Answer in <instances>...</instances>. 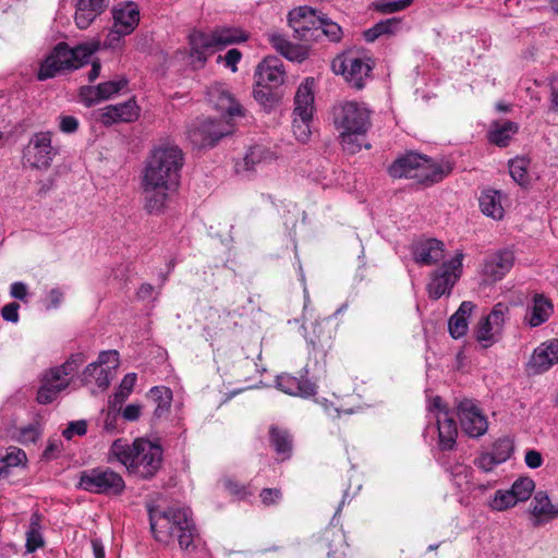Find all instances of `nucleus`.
Here are the masks:
<instances>
[{
  "label": "nucleus",
  "mask_w": 558,
  "mask_h": 558,
  "mask_svg": "<svg viewBox=\"0 0 558 558\" xmlns=\"http://www.w3.org/2000/svg\"><path fill=\"white\" fill-rule=\"evenodd\" d=\"M184 165L182 149L171 143H161L150 150L143 172L145 208L150 214L161 213L174 193Z\"/></svg>",
  "instance_id": "1"
},
{
  "label": "nucleus",
  "mask_w": 558,
  "mask_h": 558,
  "mask_svg": "<svg viewBox=\"0 0 558 558\" xmlns=\"http://www.w3.org/2000/svg\"><path fill=\"white\" fill-rule=\"evenodd\" d=\"M116 459L128 472L142 480L153 478L162 462L160 445L144 438H136L132 444L123 438L116 439L109 450V461Z\"/></svg>",
  "instance_id": "2"
},
{
  "label": "nucleus",
  "mask_w": 558,
  "mask_h": 558,
  "mask_svg": "<svg viewBox=\"0 0 558 558\" xmlns=\"http://www.w3.org/2000/svg\"><path fill=\"white\" fill-rule=\"evenodd\" d=\"M333 123L339 132L342 149L350 155L359 153L362 147L371 148L365 143V135L371 128V110L365 104L345 101L333 108Z\"/></svg>",
  "instance_id": "3"
},
{
  "label": "nucleus",
  "mask_w": 558,
  "mask_h": 558,
  "mask_svg": "<svg viewBox=\"0 0 558 558\" xmlns=\"http://www.w3.org/2000/svg\"><path fill=\"white\" fill-rule=\"evenodd\" d=\"M149 523L154 537L159 543L168 544L177 536L182 549L193 545L195 525L187 508H169L165 511L149 509Z\"/></svg>",
  "instance_id": "4"
},
{
  "label": "nucleus",
  "mask_w": 558,
  "mask_h": 558,
  "mask_svg": "<svg viewBox=\"0 0 558 558\" xmlns=\"http://www.w3.org/2000/svg\"><path fill=\"white\" fill-rule=\"evenodd\" d=\"M449 172L425 155L410 151L396 159L388 168L395 179H413L418 183L430 185L441 181Z\"/></svg>",
  "instance_id": "5"
},
{
  "label": "nucleus",
  "mask_w": 558,
  "mask_h": 558,
  "mask_svg": "<svg viewBox=\"0 0 558 558\" xmlns=\"http://www.w3.org/2000/svg\"><path fill=\"white\" fill-rule=\"evenodd\" d=\"M95 50L89 45L70 48L68 44L59 43L41 62L37 77L39 81H46L61 71L76 70L89 61Z\"/></svg>",
  "instance_id": "6"
},
{
  "label": "nucleus",
  "mask_w": 558,
  "mask_h": 558,
  "mask_svg": "<svg viewBox=\"0 0 558 558\" xmlns=\"http://www.w3.org/2000/svg\"><path fill=\"white\" fill-rule=\"evenodd\" d=\"M246 40L247 34L239 27H216L209 33L195 31L190 35L191 56L205 63L210 52Z\"/></svg>",
  "instance_id": "7"
},
{
  "label": "nucleus",
  "mask_w": 558,
  "mask_h": 558,
  "mask_svg": "<svg viewBox=\"0 0 558 558\" xmlns=\"http://www.w3.org/2000/svg\"><path fill=\"white\" fill-rule=\"evenodd\" d=\"M314 87L315 81L307 77L300 84L294 96V110L292 130L299 142L305 143L310 140L311 122L314 110Z\"/></svg>",
  "instance_id": "8"
},
{
  "label": "nucleus",
  "mask_w": 558,
  "mask_h": 558,
  "mask_svg": "<svg viewBox=\"0 0 558 558\" xmlns=\"http://www.w3.org/2000/svg\"><path fill=\"white\" fill-rule=\"evenodd\" d=\"M77 487L92 494L119 496L125 489V482L110 468H94L80 473Z\"/></svg>",
  "instance_id": "9"
},
{
  "label": "nucleus",
  "mask_w": 558,
  "mask_h": 558,
  "mask_svg": "<svg viewBox=\"0 0 558 558\" xmlns=\"http://www.w3.org/2000/svg\"><path fill=\"white\" fill-rule=\"evenodd\" d=\"M463 253L457 252L448 262L430 274V280L427 284L428 296L438 300L444 295H450L454 284L462 274Z\"/></svg>",
  "instance_id": "10"
},
{
  "label": "nucleus",
  "mask_w": 558,
  "mask_h": 558,
  "mask_svg": "<svg viewBox=\"0 0 558 558\" xmlns=\"http://www.w3.org/2000/svg\"><path fill=\"white\" fill-rule=\"evenodd\" d=\"M509 307L497 303L485 317H482L473 330L474 338L483 349L490 348L500 339Z\"/></svg>",
  "instance_id": "11"
},
{
  "label": "nucleus",
  "mask_w": 558,
  "mask_h": 558,
  "mask_svg": "<svg viewBox=\"0 0 558 558\" xmlns=\"http://www.w3.org/2000/svg\"><path fill=\"white\" fill-rule=\"evenodd\" d=\"M332 71L341 74L354 88L361 89L365 80L369 77L372 65L368 60L362 59L353 53L338 56L331 63Z\"/></svg>",
  "instance_id": "12"
},
{
  "label": "nucleus",
  "mask_w": 558,
  "mask_h": 558,
  "mask_svg": "<svg viewBox=\"0 0 558 558\" xmlns=\"http://www.w3.org/2000/svg\"><path fill=\"white\" fill-rule=\"evenodd\" d=\"M57 155L51 145L49 132H39L32 136L23 151V161L35 169H48Z\"/></svg>",
  "instance_id": "13"
},
{
  "label": "nucleus",
  "mask_w": 558,
  "mask_h": 558,
  "mask_svg": "<svg viewBox=\"0 0 558 558\" xmlns=\"http://www.w3.org/2000/svg\"><path fill=\"white\" fill-rule=\"evenodd\" d=\"M233 133V124L230 120H206L189 131V138L196 147L214 146L225 136Z\"/></svg>",
  "instance_id": "14"
},
{
  "label": "nucleus",
  "mask_w": 558,
  "mask_h": 558,
  "mask_svg": "<svg viewBox=\"0 0 558 558\" xmlns=\"http://www.w3.org/2000/svg\"><path fill=\"white\" fill-rule=\"evenodd\" d=\"M317 12L311 7H299L290 11L288 21L294 37L301 41L311 43L320 37Z\"/></svg>",
  "instance_id": "15"
},
{
  "label": "nucleus",
  "mask_w": 558,
  "mask_h": 558,
  "mask_svg": "<svg viewBox=\"0 0 558 558\" xmlns=\"http://www.w3.org/2000/svg\"><path fill=\"white\" fill-rule=\"evenodd\" d=\"M457 412L461 428L468 436L477 438L487 432V418L472 400L464 399L460 401L457 405Z\"/></svg>",
  "instance_id": "16"
},
{
  "label": "nucleus",
  "mask_w": 558,
  "mask_h": 558,
  "mask_svg": "<svg viewBox=\"0 0 558 558\" xmlns=\"http://www.w3.org/2000/svg\"><path fill=\"white\" fill-rule=\"evenodd\" d=\"M558 363V339H550L534 349L527 364L530 375H538Z\"/></svg>",
  "instance_id": "17"
},
{
  "label": "nucleus",
  "mask_w": 558,
  "mask_h": 558,
  "mask_svg": "<svg viewBox=\"0 0 558 558\" xmlns=\"http://www.w3.org/2000/svg\"><path fill=\"white\" fill-rule=\"evenodd\" d=\"M208 101L216 110L221 112L222 118L230 120L243 116L242 106L233 98L231 93L222 84H215L208 88Z\"/></svg>",
  "instance_id": "18"
},
{
  "label": "nucleus",
  "mask_w": 558,
  "mask_h": 558,
  "mask_svg": "<svg viewBox=\"0 0 558 558\" xmlns=\"http://www.w3.org/2000/svg\"><path fill=\"white\" fill-rule=\"evenodd\" d=\"M129 81L125 77H121L100 83L97 86H82L80 97L86 107H92L119 94L126 87Z\"/></svg>",
  "instance_id": "19"
},
{
  "label": "nucleus",
  "mask_w": 558,
  "mask_h": 558,
  "mask_svg": "<svg viewBox=\"0 0 558 558\" xmlns=\"http://www.w3.org/2000/svg\"><path fill=\"white\" fill-rule=\"evenodd\" d=\"M276 153L264 145L251 146L244 157L235 162V171L240 174H250L258 168L272 162Z\"/></svg>",
  "instance_id": "20"
},
{
  "label": "nucleus",
  "mask_w": 558,
  "mask_h": 558,
  "mask_svg": "<svg viewBox=\"0 0 558 558\" xmlns=\"http://www.w3.org/2000/svg\"><path fill=\"white\" fill-rule=\"evenodd\" d=\"M284 75L282 62L276 57H266L256 68L255 82L277 88L284 82Z\"/></svg>",
  "instance_id": "21"
},
{
  "label": "nucleus",
  "mask_w": 558,
  "mask_h": 558,
  "mask_svg": "<svg viewBox=\"0 0 558 558\" xmlns=\"http://www.w3.org/2000/svg\"><path fill=\"white\" fill-rule=\"evenodd\" d=\"M140 116V107L136 101L130 99L128 101L110 105L102 109L99 121L104 125H111L118 122H133Z\"/></svg>",
  "instance_id": "22"
},
{
  "label": "nucleus",
  "mask_w": 558,
  "mask_h": 558,
  "mask_svg": "<svg viewBox=\"0 0 558 558\" xmlns=\"http://www.w3.org/2000/svg\"><path fill=\"white\" fill-rule=\"evenodd\" d=\"M513 264V252L511 250H500L485 259L483 274L492 281H498L510 271Z\"/></svg>",
  "instance_id": "23"
},
{
  "label": "nucleus",
  "mask_w": 558,
  "mask_h": 558,
  "mask_svg": "<svg viewBox=\"0 0 558 558\" xmlns=\"http://www.w3.org/2000/svg\"><path fill=\"white\" fill-rule=\"evenodd\" d=\"M113 26L122 33L132 34L140 23V9L135 2L125 1L112 9Z\"/></svg>",
  "instance_id": "24"
},
{
  "label": "nucleus",
  "mask_w": 558,
  "mask_h": 558,
  "mask_svg": "<svg viewBox=\"0 0 558 558\" xmlns=\"http://www.w3.org/2000/svg\"><path fill=\"white\" fill-rule=\"evenodd\" d=\"M277 387L284 393L308 398L316 395V385L305 376L296 377L290 374L279 375L276 379Z\"/></svg>",
  "instance_id": "25"
},
{
  "label": "nucleus",
  "mask_w": 558,
  "mask_h": 558,
  "mask_svg": "<svg viewBox=\"0 0 558 558\" xmlns=\"http://www.w3.org/2000/svg\"><path fill=\"white\" fill-rule=\"evenodd\" d=\"M444 243L437 239L418 241L413 246V258L420 265H435L444 258Z\"/></svg>",
  "instance_id": "26"
},
{
  "label": "nucleus",
  "mask_w": 558,
  "mask_h": 558,
  "mask_svg": "<svg viewBox=\"0 0 558 558\" xmlns=\"http://www.w3.org/2000/svg\"><path fill=\"white\" fill-rule=\"evenodd\" d=\"M530 511L535 518L534 525L537 526L558 518V502H551L546 492L538 490L533 497Z\"/></svg>",
  "instance_id": "27"
},
{
  "label": "nucleus",
  "mask_w": 558,
  "mask_h": 558,
  "mask_svg": "<svg viewBox=\"0 0 558 558\" xmlns=\"http://www.w3.org/2000/svg\"><path fill=\"white\" fill-rule=\"evenodd\" d=\"M438 429V446L442 451L452 450L456 446L458 427L450 411H442L436 414Z\"/></svg>",
  "instance_id": "28"
},
{
  "label": "nucleus",
  "mask_w": 558,
  "mask_h": 558,
  "mask_svg": "<svg viewBox=\"0 0 558 558\" xmlns=\"http://www.w3.org/2000/svg\"><path fill=\"white\" fill-rule=\"evenodd\" d=\"M267 38L271 46L290 61L302 62L308 56L306 46L291 44L283 35L277 32L267 34Z\"/></svg>",
  "instance_id": "29"
},
{
  "label": "nucleus",
  "mask_w": 558,
  "mask_h": 558,
  "mask_svg": "<svg viewBox=\"0 0 558 558\" xmlns=\"http://www.w3.org/2000/svg\"><path fill=\"white\" fill-rule=\"evenodd\" d=\"M106 0H78L75 11V24L80 29H86L106 9Z\"/></svg>",
  "instance_id": "30"
},
{
  "label": "nucleus",
  "mask_w": 558,
  "mask_h": 558,
  "mask_svg": "<svg viewBox=\"0 0 558 558\" xmlns=\"http://www.w3.org/2000/svg\"><path fill=\"white\" fill-rule=\"evenodd\" d=\"M69 385L70 379H56L54 374L49 369L41 379V386L38 389L36 398L37 402L40 404L51 403Z\"/></svg>",
  "instance_id": "31"
},
{
  "label": "nucleus",
  "mask_w": 558,
  "mask_h": 558,
  "mask_svg": "<svg viewBox=\"0 0 558 558\" xmlns=\"http://www.w3.org/2000/svg\"><path fill=\"white\" fill-rule=\"evenodd\" d=\"M475 305L471 301H463L458 311L450 317L448 323L449 332L454 339H459L466 335L471 316Z\"/></svg>",
  "instance_id": "32"
},
{
  "label": "nucleus",
  "mask_w": 558,
  "mask_h": 558,
  "mask_svg": "<svg viewBox=\"0 0 558 558\" xmlns=\"http://www.w3.org/2000/svg\"><path fill=\"white\" fill-rule=\"evenodd\" d=\"M554 312L553 304L544 294H535L530 307L527 323L531 327H538L548 320Z\"/></svg>",
  "instance_id": "33"
},
{
  "label": "nucleus",
  "mask_w": 558,
  "mask_h": 558,
  "mask_svg": "<svg viewBox=\"0 0 558 558\" xmlns=\"http://www.w3.org/2000/svg\"><path fill=\"white\" fill-rule=\"evenodd\" d=\"M478 203L485 216L495 220H500L504 217L505 210L501 205V193L499 191L490 189L483 191Z\"/></svg>",
  "instance_id": "34"
},
{
  "label": "nucleus",
  "mask_w": 558,
  "mask_h": 558,
  "mask_svg": "<svg viewBox=\"0 0 558 558\" xmlns=\"http://www.w3.org/2000/svg\"><path fill=\"white\" fill-rule=\"evenodd\" d=\"M270 445L282 460H287L292 453V437L287 429L271 425L269 428Z\"/></svg>",
  "instance_id": "35"
},
{
  "label": "nucleus",
  "mask_w": 558,
  "mask_h": 558,
  "mask_svg": "<svg viewBox=\"0 0 558 558\" xmlns=\"http://www.w3.org/2000/svg\"><path fill=\"white\" fill-rule=\"evenodd\" d=\"M149 397L156 403L154 418L161 420L166 417L169 414L172 402L171 389L163 386L153 387L149 391Z\"/></svg>",
  "instance_id": "36"
},
{
  "label": "nucleus",
  "mask_w": 558,
  "mask_h": 558,
  "mask_svg": "<svg viewBox=\"0 0 558 558\" xmlns=\"http://www.w3.org/2000/svg\"><path fill=\"white\" fill-rule=\"evenodd\" d=\"M519 125L514 122L507 121L504 123H494L492 130L488 133V140L490 143L506 147L511 137L518 132Z\"/></svg>",
  "instance_id": "37"
},
{
  "label": "nucleus",
  "mask_w": 558,
  "mask_h": 558,
  "mask_svg": "<svg viewBox=\"0 0 558 558\" xmlns=\"http://www.w3.org/2000/svg\"><path fill=\"white\" fill-rule=\"evenodd\" d=\"M86 362L84 353L72 354L62 365L50 368L56 379H69V376L75 373L81 365Z\"/></svg>",
  "instance_id": "38"
},
{
  "label": "nucleus",
  "mask_w": 558,
  "mask_h": 558,
  "mask_svg": "<svg viewBox=\"0 0 558 558\" xmlns=\"http://www.w3.org/2000/svg\"><path fill=\"white\" fill-rule=\"evenodd\" d=\"M136 383V374L128 373L121 380L118 391L114 393L110 403L116 407H121L122 403L128 399L130 393L133 391Z\"/></svg>",
  "instance_id": "39"
},
{
  "label": "nucleus",
  "mask_w": 558,
  "mask_h": 558,
  "mask_svg": "<svg viewBox=\"0 0 558 558\" xmlns=\"http://www.w3.org/2000/svg\"><path fill=\"white\" fill-rule=\"evenodd\" d=\"M527 166L529 160L523 157H517L509 161V173L511 178L521 186L529 182Z\"/></svg>",
  "instance_id": "40"
},
{
  "label": "nucleus",
  "mask_w": 558,
  "mask_h": 558,
  "mask_svg": "<svg viewBox=\"0 0 558 558\" xmlns=\"http://www.w3.org/2000/svg\"><path fill=\"white\" fill-rule=\"evenodd\" d=\"M318 27L320 36L325 35L331 41H340L342 38V28L336 23L328 19L325 14L318 16Z\"/></svg>",
  "instance_id": "41"
},
{
  "label": "nucleus",
  "mask_w": 558,
  "mask_h": 558,
  "mask_svg": "<svg viewBox=\"0 0 558 558\" xmlns=\"http://www.w3.org/2000/svg\"><path fill=\"white\" fill-rule=\"evenodd\" d=\"M519 501L515 499L511 489L497 490L494 498L490 500L489 506L493 510L504 511L514 507Z\"/></svg>",
  "instance_id": "42"
},
{
  "label": "nucleus",
  "mask_w": 558,
  "mask_h": 558,
  "mask_svg": "<svg viewBox=\"0 0 558 558\" xmlns=\"http://www.w3.org/2000/svg\"><path fill=\"white\" fill-rule=\"evenodd\" d=\"M535 484L530 477H520L518 478L511 486V492L514 495L515 499L521 502L527 500L533 490Z\"/></svg>",
  "instance_id": "43"
},
{
  "label": "nucleus",
  "mask_w": 558,
  "mask_h": 558,
  "mask_svg": "<svg viewBox=\"0 0 558 558\" xmlns=\"http://www.w3.org/2000/svg\"><path fill=\"white\" fill-rule=\"evenodd\" d=\"M514 445L509 438H500L495 441L492 453L500 464L510 459L513 453Z\"/></svg>",
  "instance_id": "44"
},
{
  "label": "nucleus",
  "mask_w": 558,
  "mask_h": 558,
  "mask_svg": "<svg viewBox=\"0 0 558 558\" xmlns=\"http://www.w3.org/2000/svg\"><path fill=\"white\" fill-rule=\"evenodd\" d=\"M44 546V538L39 530V525L37 522H32L29 525V530L26 533V551L34 553L38 548Z\"/></svg>",
  "instance_id": "45"
},
{
  "label": "nucleus",
  "mask_w": 558,
  "mask_h": 558,
  "mask_svg": "<svg viewBox=\"0 0 558 558\" xmlns=\"http://www.w3.org/2000/svg\"><path fill=\"white\" fill-rule=\"evenodd\" d=\"M412 2L413 0H379L374 7L381 13H395L407 9Z\"/></svg>",
  "instance_id": "46"
},
{
  "label": "nucleus",
  "mask_w": 558,
  "mask_h": 558,
  "mask_svg": "<svg viewBox=\"0 0 558 558\" xmlns=\"http://www.w3.org/2000/svg\"><path fill=\"white\" fill-rule=\"evenodd\" d=\"M41 434L39 423L35 422L24 426L19 432V441L21 444H33L35 442Z\"/></svg>",
  "instance_id": "47"
},
{
  "label": "nucleus",
  "mask_w": 558,
  "mask_h": 558,
  "mask_svg": "<svg viewBox=\"0 0 558 558\" xmlns=\"http://www.w3.org/2000/svg\"><path fill=\"white\" fill-rule=\"evenodd\" d=\"M275 88L268 85H257L255 82V88L253 90V96L256 101H258L263 106H270L275 101Z\"/></svg>",
  "instance_id": "48"
},
{
  "label": "nucleus",
  "mask_w": 558,
  "mask_h": 558,
  "mask_svg": "<svg viewBox=\"0 0 558 558\" xmlns=\"http://www.w3.org/2000/svg\"><path fill=\"white\" fill-rule=\"evenodd\" d=\"M128 35L129 34L122 33L121 29L112 25L106 38L104 39L102 46L106 49H119L122 46L123 38Z\"/></svg>",
  "instance_id": "49"
},
{
  "label": "nucleus",
  "mask_w": 558,
  "mask_h": 558,
  "mask_svg": "<svg viewBox=\"0 0 558 558\" xmlns=\"http://www.w3.org/2000/svg\"><path fill=\"white\" fill-rule=\"evenodd\" d=\"M242 58V53L239 49L232 48L227 51L225 56H218L217 62L223 61L226 66L229 68L232 72H236V64Z\"/></svg>",
  "instance_id": "50"
},
{
  "label": "nucleus",
  "mask_w": 558,
  "mask_h": 558,
  "mask_svg": "<svg viewBox=\"0 0 558 558\" xmlns=\"http://www.w3.org/2000/svg\"><path fill=\"white\" fill-rule=\"evenodd\" d=\"M474 464L484 472H490L500 463L497 462L492 452H484L474 460Z\"/></svg>",
  "instance_id": "51"
},
{
  "label": "nucleus",
  "mask_w": 558,
  "mask_h": 558,
  "mask_svg": "<svg viewBox=\"0 0 558 558\" xmlns=\"http://www.w3.org/2000/svg\"><path fill=\"white\" fill-rule=\"evenodd\" d=\"M87 432L86 421L80 420L71 422L68 427L63 430V437L71 439L74 435L83 436Z\"/></svg>",
  "instance_id": "52"
},
{
  "label": "nucleus",
  "mask_w": 558,
  "mask_h": 558,
  "mask_svg": "<svg viewBox=\"0 0 558 558\" xmlns=\"http://www.w3.org/2000/svg\"><path fill=\"white\" fill-rule=\"evenodd\" d=\"M9 468L17 466L26 460V454L22 449L10 448V451L2 458Z\"/></svg>",
  "instance_id": "53"
},
{
  "label": "nucleus",
  "mask_w": 558,
  "mask_h": 558,
  "mask_svg": "<svg viewBox=\"0 0 558 558\" xmlns=\"http://www.w3.org/2000/svg\"><path fill=\"white\" fill-rule=\"evenodd\" d=\"M400 24V21L396 17L388 19L385 21H380L377 24H375V31L378 32V34L381 35H388L393 34L396 29L398 28Z\"/></svg>",
  "instance_id": "54"
},
{
  "label": "nucleus",
  "mask_w": 558,
  "mask_h": 558,
  "mask_svg": "<svg viewBox=\"0 0 558 558\" xmlns=\"http://www.w3.org/2000/svg\"><path fill=\"white\" fill-rule=\"evenodd\" d=\"M259 497L264 505L270 506L277 504L281 499L282 493L279 488H264L260 492Z\"/></svg>",
  "instance_id": "55"
},
{
  "label": "nucleus",
  "mask_w": 558,
  "mask_h": 558,
  "mask_svg": "<svg viewBox=\"0 0 558 558\" xmlns=\"http://www.w3.org/2000/svg\"><path fill=\"white\" fill-rule=\"evenodd\" d=\"M19 308L20 305L16 302H11L4 305L1 310V316L4 320L10 323L19 322Z\"/></svg>",
  "instance_id": "56"
},
{
  "label": "nucleus",
  "mask_w": 558,
  "mask_h": 558,
  "mask_svg": "<svg viewBox=\"0 0 558 558\" xmlns=\"http://www.w3.org/2000/svg\"><path fill=\"white\" fill-rule=\"evenodd\" d=\"M110 374H111V372L109 368L98 367V369L96 372V376L94 377L93 380H95L98 388L105 390L109 387V385L111 383Z\"/></svg>",
  "instance_id": "57"
},
{
  "label": "nucleus",
  "mask_w": 558,
  "mask_h": 558,
  "mask_svg": "<svg viewBox=\"0 0 558 558\" xmlns=\"http://www.w3.org/2000/svg\"><path fill=\"white\" fill-rule=\"evenodd\" d=\"M96 363L99 365V367H102V365L109 363H112L113 367H117L119 364V353L116 350L101 351Z\"/></svg>",
  "instance_id": "58"
},
{
  "label": "nucleus",
  "mask_w": 558,
  "mask_h": 558,
  "mask_svg": "<svg viewBox=\"0 0 558 558\" xmlns=\"http://www.w3.org/2000/svg\"><path fill=\"white\" fill-rule=\"evenodd\" d=\"M524 461L530 469H537L543 464V457L539 451L531 449L525 452Z\"/></svg>",
  "instance_id": "59"
},
{
  "label": "nucleus",
  "mask_w": 558,
  "mask_h": 558,
  "mask_svg": "<svg viewBox=\"0 0 558 558\" xmlns=\"http://www.w3.org/2000/svg\"><path fill=\"white\" fill-rule=\"evenodd\" d=\"M59 126L63 133H74L78 128V121L73 116H63L60 118Z\"/></svg>",
  "instance_id": "60"
},
{
  "label": "nucleus",
  "mask_w": 558,
  "mask_h": 558,
  "mask_svg": "<svg viewBox=\"0 0 558 558\" xmlns=\"http://www.w3.org/2000/svg\"><path fill=\"white\" fill-rule=\"evenodd\" d=\"M142 407L136 403L128 404L122 411V416L125 421L134 422L140 418Z\"/></svg>",
  "instance_id": "61"
},
{
  "label": "nucleus",
  "mask_w": 558,
  "mask_h": 558,
  "mask_svg": "<svg viewBox=\"0 0 558 558\" xmlns=\"http://www.w3.org/2000/svg\"><path fill=\"white\" fill-rule=\"evenodd\" d=\"M48 304L46 305L47 310L57 308L60 306L62 300H63V292L58 289L53 288L48 293Z\"/></svg>",
  "instance_id": "62"
},
{
  "label": "nucleus",
  "mask_w": 558,
  "mask_h": 558,
  "mask_svg": "<svg viewBox=\"0 0 558 558\" xmlns=\"http://www.w3.org/2000/svg\"><path fill=\"white\" fill-rule=\"evenodd\" d=\"M10 294L17 300H25L27 296V286L21 281L13 282L10 288Z\"/></svg>",
  "instance_id": "63"
},
{
  "label": "nucleus",
  "mask_w": 558,
  "mask_h": 558,
  "mask_svg": "<svg viewBox=\"0 0 558 558\" xmlns=\"http://www.w3.org/2000/svg\"><path fill=\"white\" fill-rule=\"evenodd\" d=\"M98 367L99 365L96 362L89 363L82 374V381L86 385L90 384L96 376Z\"/></svg>",
  "instance_id": "64"
}]
</instances>
